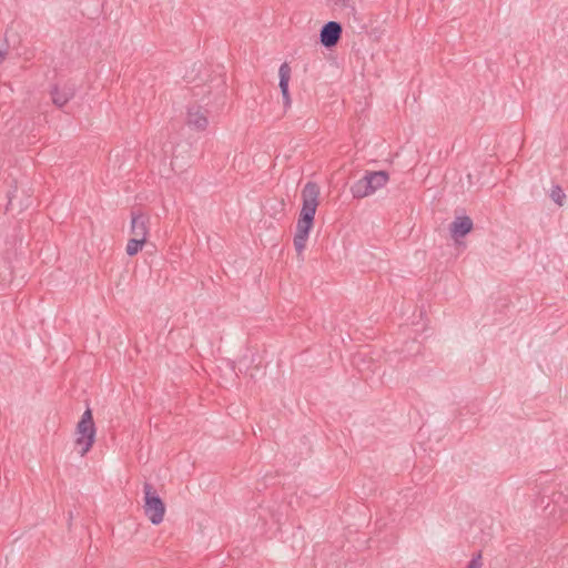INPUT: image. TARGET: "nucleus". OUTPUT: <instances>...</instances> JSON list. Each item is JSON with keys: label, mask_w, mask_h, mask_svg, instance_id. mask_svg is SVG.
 <instances>
[{"label": "nucleus", "mask_w": 568, "mask_h": 568, "mask_svg": "<svg viewBox=\"0 0 568 568\" xmlns=\"http://www.w3.org/2000/svg\"><path fill=\"white\" fill-rule=\"evenodd\" d=\"M206 113V110L201 105L189 106L186 112V125L192 130L204 131L209 125Z\"/></svg>", "instance_id": "39448f33"}, {"label": "nucleus", "mask_w": 568, "mask_h": 568, "mask_svg": "<svg viewBox=\"0 0 568 568\" xmlns=\"http://www.w3.org/2000/svg\"><path fill=\"white\" fill-rule=\"evenodd\" d=\"M146 241L141 237V239H138V237H132L129 240L128 244H126V247H125V252L129 256H134L136 255L143 247L144 243Z\"/></svg>", "instance_id": "ddd939ff"}, {"label": "nucleus", "mask_w": 568, "mask_h": 568, "mask_svg": "<svg viewBox=\"0 0 568 568\" xmlns=\"http://www.w3.org/2000/svg\"><path fill=\"white\" fill-rule=\"evenodd\" d=\"M149 216L141 212H132L131 213V233L133 237L141 239L143 237L146 241V236L149 233Z\"/></svg>", "instance_id": "1a4fd4ad"}, {"label": "nucleus", "mask_w": 568, "mask_h": 568, "mask_svg": "<svg viewBox=\"0 0 568 568\" xmlns=\"http://www.w3.org/2000/svg\"><path fill=\"white\" fill-rule=\"evenodd\" d=\"M95 433L92 410L90 407H87L75 428V444L80 447L81 456H84L92 448L95 442Z\"/></svg>", "instance_id": "f03ea898"}, {"label": "nucleus", "mask_w": 568, "mask_h": 568, "mask_svg": "<svg viewBox=\"0 0 568 568\" xmlns=\"http://www.w3.org/2000/svg\"><path fill=\"white\" fill-rule=\"evenodd\" d=\"M209 95H212V102L216 104L224 103V98L226 95L227 85L225 78L223 75H217L211 79L210 83L206 85Z\"/></svg>", "instance_id": "0eeeda50"}, {"label": "nucleus", "mask_w": 568, "mask_h": 568, "mask_svg": "<svg viewBox=\"0 0 568 568\" xmlns=\"http://www.w3.org/2000/svg\"><path fill=\"white\" fill-rule=\"evenodd\" d=\"M334 2V4L338 6V7H342L344 9H346V7L349 6V0H332Z\"/></svg>", "instance_id": "f3484780"}, {"label": "nucleus", "mask_w": 568, "mask_h": 568, "mask_svg": "<svg viewBox=\"0 0 568 568\" xmlns=\"http://www.w3.org/2000/svg\"><path fill=\"white\" fill-rule=\"evenodd\" d=\"M346 10H347V14L348 16L352 14L354 18H356L357 11H356V8H355V6L353 3L349 2V6L346 7Z\"/></svg>", "instance_id": "6ab92c4d"}, {"label": "nucleus", "mask_w": 568, "mask_h": 568, "mask_svg": "<svg viewBox=\"0 0 568 568\" xmlns=\"http://www.w3.org/2000/svg\"><path fill=\"white\" fill-rule=\"evenodd\" d=\"M320 186L316 182L308 181L302 190V209L296 223L293 244L298 255L306 247L310 232L314 226L315 213L318 206Z\"/></svg>", "instance_id": "f257e3e1"}, {"label": "nucleus", "mask_w": 568, "mask_h": 568, "mask_svg": "<svg viewBox=\"0 0 568 568\" xmlns=\"http://www.w3.org/2000/svg\"><path fill=\"white\" fill-rule=\"evenodd\" d=\"M72 517H73V516H72V513L70 511V513H69V520H71V519H72Z\"/></svg>", "instance_id": "aec40b11"}, {"label": "nucleus", "mask_w": 568, "mask_h": 568, "mask_svg": "<svg viewBox=\"0 0 568 568\" xmlns=\"http://www.w3.org/2000/svg\"><path fill=\"white\" fill-rule=\"evenodd\" d=\"M375 192L385 186L389 180V174L386 171H366Z\"/></svg>", "instance_id": "f8f14e48"}, {"label": "nucleus", "mask_w": 568, "mask_h": 568, "mask_svg": "<svg viewBox=\"0 0 568 568\" xmlns=\"http://www.w3.org/2000/svg\"><path fill=\"white\" fill-rule=\"evenodd\" d=\"M349 192L354 199H364L375 193V189L371 183L367 173L351 185Z\"/></svg>", "instance_id": "9b49d317"}, {"label": "nucleus", "mask_w": 568, "mask_h": 568, "mask_svg": "<svg viewBox=\"0 0 568 568\" xmlns=\"http://www.w3.org/2000/svg\"><path fill=\"white\" fill-rule=\"evenodd\" d=\"M144 504L143 510L153 525L162 523L165 514V504L151 483L143 484Z\"/></svg>", "instance_id": "7ed1b4c3"}, {"label": "nucleus", "mask_w": 568, "mask_h": 568, "mask_svg": "<svg viewBox=\"0 0 568 568\" xmlns=\"http://www.w3.org/2000/svg\"><path fill=\"white\" fill-rule=\"evenodd\" d=\"M481 551H479L473 556V558L467 564L466 568H481Z\"/></svg>", "instance_id": "2eb2a0df"}, {"label": "nucleus", "mask_w": 568, "mask_h": 568, "mask_svg": "<svg viewBox=\"0 0 568 568\" xmlns=\"http://www.w3.org/2000/svg\"><path fill=\"white\" fill-rule=\"evenodd\" d=\"M566 197V194L564 193L562 189L559 185H554L550 191V199L561 206L564 204V200Z\"/></svg>", "instance_id": "4468645a"}, {"label": "nucleus", "mask_w": 568, "mask_h": 568, "mask_svg": "<svg viewBox=\"0 0 568 568\" xmlns=\"http://www.w3.org/2000/svg\"><path fill=\"white\" fill-rule=\"evenodd\" d=\"M52 102L55 106H64L75 95L73 84L64 83L63 85L54 84L50 90Z\"/></svg>", "instance_id": "423d86ee"}, {"label": "nucleus", "mask_w": 568, "mask_h": 568, "mask_svg": "<svg viewBox=\"0 0 568 568\" xmlns=\"http://www.w3.org/2000/svg\"><path fill=\"white\" fill-rule=\"evenodd\" d=\"M280 75V82L278 87L281 90L282 99H283V105L285 109H288L292 104V99L290 94L288 83L291 79V67L287 62H284L281 64L278 70Z\"/></svg>", "instance_id": "6e6552de"}, {"label": "nucleus", "mask_w": 568, "mask_h": 568, "mask_svg": "<svg viewBox=\"0 0 568 568\" xmlns=\"http://www.w3.org/2000/svg\"><path fill=\"white\" fill-rule=\"evenodd\" d=\"M474 223L469 216H457L449 226L450 235L455 240H458L459 237H465L468 233L471 232Z\"/></svg>", "instance_id": "9d476101"}, {"label": "nucleus", "mask_w": 568, "mask_h": 568, "mask_svg": "<svg viewBox=\"0 0 568 568\" xmlns=\"http://www.w3.org/2000/svg\"><path fill=\"white\" fill-rule=\"evenodd\" d=\"M343 33V26L337 21H328L324 23L320 30V43L332 49L339 42Z\"/></svg>", "instance_id": "20e7f679"}, {"label": "nucleus", "mask_w": 568, "mask_h": 568, "mask_svg": "<svg viewBox=\"0 0 568 568\" xmlns=\"http://www.w3.org/2000/svg\"><path fill=\"white\" fill-rule=\"evenodd\" d=\"M8 43L6 42L2 47H0V63H2V61L4 60V58L7 57L8 54Z\"/></svg>", "instance_id": "dca6fc26"}, {"label": "nucleus", "mask_w": 568, "mask_h": 568, "mask_svg": "<svg viewBox=\"0 0 568 568\" xmlns=\"http://www.w3.org/2000/svg\"><path fill=\"white\" fill-rule=\"evenodd\" d=\"M13 200H14V195L11 192L8 193L7 211L13 210Z\"/></svg>", "instance_id": "a211bd4d"}]
</instances>
